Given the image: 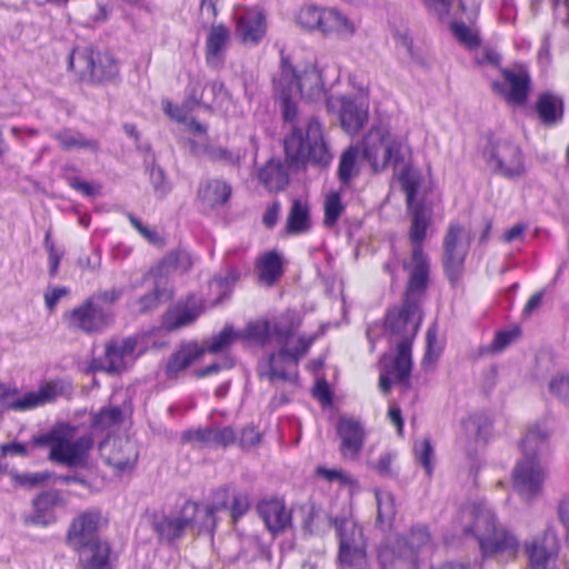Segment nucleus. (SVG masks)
Wrapping results in <instances>:
<instances>
[{
	"instance_id": "nucleus-1",
	"label": "nucleus",
	"mask_w": 569,
	"mask_h": 569,
	"mask_svg": "<svg viewBox=\"0 0 569 569\" xmlns=\"http://www.w3.org/2000/svg\"><path fill=\"white\" fill-rule=\"evenodd\" d=\"M273 90L282 118L289 123H293L298 114L297 103L293 100L298 93L310 101L320 100L326 96L320 71L315 66H310L302 73H298L290 57L283 51H281L280 70L273 77Z\"/></svg>"
},
{
	"instance_id": "nucleus-2",
	"label": "nucleus",
	"mask_w": 569,
	"mask_h": 569,
	"mask_svg": "<svg viewBox=\"0 0 569 569\" xmlns=\"http://www.w3.org/2000/svg\"><path fill=\"white\" fill-rule=\"evenodd\" d=\"M548 432L538 425L530 426L522 440V457L516 462L512 471L515 491L526 501L536 499L542 491L547 478V469L541 456L548 449Z\"/></svg>"
},
{
	"instance_id": "nucleus-3",
	"label": "nucleus",
	"mask_w": 569,
	"mask_h": 569,
	"mask_svg": "<svg viewBox=\"0 0 569 569\" xmlns=\"http://www.w3.org/2000/svg\"><path fill=\"white\" fill-rule=\"evenodd\" d=\"M103 518L99 510H87L72 519L66 543L79 555L82 569H112L111 546L99 537Z\"/></svg>"
},
{
	"instance_id": "nucleus-4",
	"label": "nucleus",
	"mask_w": 569,
	"mask_h": 569,
	"mask_svg": "<svg viewBox=\"0 0 569 569\" xmlns=\"http://www.w3.org/2000/svg\"><path fill=\"white\" fill-rule=\"evenodd\" d=\"M421 321L422 315L418 300L405 299L401 307L390 309L386 315V330L398 340L392 373L400 382H407L411 375V348Z\"/></svg>"
},
{
	"instance_id": "nucleus-5",
	"label": "nucleus",
	"mask_w": 569,
	"mask_h": 569,
	"mask_svg": "<svg viewBox=\"0 0 569 569\" xmlns=\"http://www.w3.org/2000/svg\"><path fill=\"white\" fill-rule=\"evenodd\" d=\"M287 159L296 164L310 162L327 167L332 153L323 137L322 124L317 117H310L303 128L293 126L284 139Z\"/></svg>"
},
{
	"instance_id": "nucleus-6",
	"label": "nucleus",
	"mask_w": 569,
	"mask_h": 569,
	"mask_svg": "<svg viewBox=\"0 0 569 569\" xmlns=\"http://www.w3.org/2000/svg\"><path fill=\"white\" fill-rule=\"evenodd\" d=\"M473 522L463 528L467 536L477 539L483 557H491L499 553L516 556L519 541L505 528L497 526L495 513L490 509L473 508L470 510Z\"/></svg>"
},
{
	"instance_id": "nucleus-7",
	"label": "nucleus",
	"mask_w": 569,
	"mask_h": 569,
	"mask_svg": "<svg viewBox=\"0 0 569 569\" xmlns=\"http://www.w3.org/2000/svg\"><path fill=\"white\" fill-rule=\"evenodd\" d=\"M406 146L380 127L372 128L362 140V157L373 171L379 172L388 166L398 167L406 160Z\"/></svg>"
},
{
	"instance_id": "nucleus-8",
	"label": "nucleus",
	"mask_w": 569,
	"mask_h": 569,
	"mask_svg": "<svg viewBox=\"0 0 569 569\" xmlns=\"http://www.w3.org/2000/svg\"><path fill=\"white\" fill-rule=\"evenodd\" d=\"M315 340L316 335L309 337L299 336L296 347H281L277 352H271L267 358L259 361V377L266 378L270 382L276 380H293L297 373L291 375L289 369H297L300 360L308 353Z\"/></svg>"
},
{
	"instance_id": "nucleus-9",
	"label": "nucleus",
	"mask_w": 569,
	"mask_h": 569,
	"mask_svg": "<svg viewBox=\"0 0 569 569\" xmlns=\"http://www.w3.org/2000/svg\"><path fill=\"white\" fill-rule=\"evenodd\" d=\"M482 154L490 169L497 174L517 179L526 173L522 151L518 144L509 140L490 139Z\"/></svg>"
},
{
	"instance_id": "nucleus-10",
	"label": "nucleus",
	"mask_w": 569,
	"mask_h": 569,
	"mask_svg": "<svg viewBox=\"0 0 569 569\" xmlns=\"http://www.w3.org/2000/svg\"><path fill=\"white\" fill-rule=\"evenodd\" d=\"M69 68L76 70L82 79L89 77L96 83L111 82L119 76L118 62L109 52L89 49L73 50L69 57Z\"/></svg>"
},
{
	"instance_id": "nucleus-11",
	"label": "nucleus",
	"mask_w": 569,
	"mask_h": 569,
	"mask_svg": "<svg viewBox=\"0 0 569 569\" xmlns=\"http://www.w3.org/2000/svg\"><path fill=\"white\" fill-rule=\"evenodd\" d=\"M63 320L71 330L93 335L102 332L111 325L113 312L88 297L81 305L64 312Z\"/></svg>"
},
{
	"instance_id": "nucleus-12",
	"label": "nucleus",
	"mask_w": 569,
	"mask_h": 569,
	"mask_svg": "<svg viewBox=\"0 0 569 569\" xmlns=\"http://www.w3.org/2000/svg\"><path fill=\"white\" fill-rule=\"evenodd\" d=\"M470 242L465 228L459 223H451L443 239L442 264L445 273L452 284L460 279Z\"/></svg>"
},
{
	"instance_id": "nucleus-13",
	"label": "nucleus",
	"mask_w": 569,
	"mask_h": 569,
	"mask_svg": "<svg viewBox=\"0 0 569 569\" xmlns=\"http://www.w3.org/2000/svg\"><path fill=\"white\" fill-rule=\"evenodd\" d=\"M523 549L530 569H558L560 540L553 527H548L541 533L526 540Z\"/></svg>"
},
{
	"instance_id": "nucleus-14",
	"label": "nucleus",
	"mask_w": 569,
	"mask_h": 569,
	"mask_svg": "<svg viewBox=\"0 0 569 569\" xmlns=\"http://www.w3.org/2000/svg\"><path fill=\"white\" fill-rule=\"evenodd\" d=\"M138 346V338L130 336L114 338L106 343L103 357L94 358L90 362L91 371L120 373L128 368V358L132 357Z\"/></svg>"
},
{
	"instance_id": "nucleus-15",
	"label": "nucleus",
	"mask_w": 569,
	"mask_h": 569,
	"mask_svg": "<svg viewBox=\"0 0 569 569\" xmlns=\"http://www.w3.org/2000/svg\"><path fill=\"white\" fill-rule=\"evenodd\" d=\"M333 526L339 538V560L355 566L365 558L362 529L352 519L336 518Z\"/></svg>"
},
{
	"instance_id": "nucleus-16",
	"label": "nucleus",
	"mask_w": 569,
	"mask_h": 569,
	"mask_svg": "<svg viewBox=\"0 0 569 569\" xmlns=\"http://www.w3.org/2000/svg\"><path fill=\"white\" fill-rule=\"evenodd\" d=\"M93 448L91 435H83L76 440L61 437L49 452V459L68 468H86L89 452Z\"/></svg>"
},
{
	"instance_id": "nucleus-17",
	"label": "nucleus",
	"mask_w": 569,
	"mask_h": 569,
	"mask_svg": "<svg viewBox=\"0 0 569 569\" xmlns=\"http://www.w3.org/2000/svg\"><path fill=\"white\" fill-rule=\"evenodd\" d=\"M99 451L104 462L117 472L132 470L139 458L137 443L129 438L108 437L100 442Z\"/></svg>"
},
{
	"instance_id": "nucleus-18",
	"label": "nucleus",
	"mask_w": 569,
	"mask_h": 569,
	"mask_svg": "<svg viewBox=\"0 0 569 569\" xmlns=\"http://www.w3.org/2000/svg\"><path fill=\"white\" fill-rule=\"evenodd\" d=\"M402 188L407 194L408 207L411 208V227L409 231V239L412 244V250L422 249V242L427 236V229L431 223V211L423 204L412 206V200L417 193V182L410 180L406 172L400 176Z\"/></svg>"
},
{
	"instance_id": "nucleus-19",
	"label": "nucleus",
	"mask_w": 569,
	"mask_h": 569,
	"mask_svg": "<svg viewBox=\"0 0 569 569\" xmlns=\"http://www.w3.org/2000/svg\"><path fill=\"white\" fill-rule=\"evenodd\" d=\"M501 74L505 82L493 81L492 90L503 96L508 102L523 104L528 100L531 84L528 70L519 64L513 69H501Z\"/></svg>"
},
{
	"instance_id": "nucleus-20",
	"label": "nucleus",
	"mask_w": 569,
	"mask_h": 569,
	"mask_svg": "<svg viewBox=\"0 0 569 569\" xmlns=\"http://www.w3.org/2000/svg\"><path fill=\"white\" fill-rule=\"evenodd\" d=\"M378 560L383 569H416L418 563L417 555L408 548V541L402 537L382 543Z\"/></svg>"
},
{
	"instance_id": "nucleus-21",
	"label": "nucleus",
	"mask_w": 569,
	"mask_h": 569,
	"mask_svg": "<svg viewBox=\"0 0 569 569\" xmlns=\"http://www.w3.org/2000/svg\"><path fill=\"white\" fill-rule=\"evenodd\" d=\"M202 301L194 295H189L184 300L178 301L163 315L162 327L168 331L192 325L202 313Z\"/></svg>"
},
{
	"instance_id": "nucleus-22",
	"label": "nucleus",
	"mask_w": 569,
	"mask_h": 569,
	"mask_svg": "<svg viewBox=\"0 0 569 569\" xmlns=\"http://www.w3.org/2000/svg\"><path fill=\"white\" fill-rule=\"evenodd\" d=\"M63 392L61 381H48L40 386L38 391H30L8 402L7 409L13 411H28L50 403Z\"/></svg>"
},
{
	"instance_id": "nucleus-23",
	"label": "nucleus",
	"mask_w": 569,
	"mask_h": 569,
	"mask_svg": "<svg viewBox=\"0 0 569 569\" xmlns=\"http://www.w3.org/2000/svg\"><path fill=\"white\" fill-rule=\"evenodd\" d=\"M337 435L341 440L340 451L345 458L355 459L359 456L365 443L362 425L347 417H341L337 423Z\"/></svg>"
},
{
	"instance_id": "nucleus-24",
	"label": "nucleus",
	"mask_w": 569,
	"mask_h": 569,
	"mask_svg": "<svg viewBox=\"0 0 569 569\" xmlns=\"http://www.w3.org/2000/svg\"><path fill=\"white\" fill-rule=\"evenodd\" d=\"M257 511L268 530L276 535L283 532L291 525V512L282 500L272 498L258 503Z\"/></svg>"
},
{
	"instance_id": "nucleus-25",
	"label": "nucleus",
	"mask_w": 569,
	"mask_h": 569,
	"mask_svg": "<svg viewBox=\"0 0 569 569\" xmlns=\"http://www.w3.org/2000/svg\"><path fill=\"white\" fill-rule=\"evenodd\" d=\"M230 41V31L224 24H213L210 28L206 40V62L209 67L222 68Z\"/></svg>"
},
{
	"instance_id": "nucleus-26",
	"label": "nucleus",
	"mask_w": 569,
	"mask_h": 569,
	"mask_svg": "<svg viewBox=\"0 0 569 569\" xmlns=\"http://www.w3.org/2000/svg\"><path fill=\"white\" fill-rule=\"evenodd\" d=\"M187 518H190V528L198 531H213L216 527V512L228 508L227 501L212 505H203L186 501L183 505Z\"/></svg>"
},
{
	"instance_id": "nucleus-27",
	"label": "nucleus",
	"mask_w": 569,
	"mask_h": 569,
	"mask_svg": "<svg viewBox=\"0 0 569 569\" xmlns=\"http://www.w3.org/2000/svg\"><path fill=\"white\" fill-rule=\"evenodd\" d=\"M152 528L161 541L172 543L180 539L186 530L190 528V518H187L184 508L182 507L179 515L156 516Z\"/></svg>"
},
{
	"instance_id": "nucleus-28",
	"label": "nucleus",
	"mask_w": 569,
	"mask_h": 569,
	"mask_svg": "<svg viewBox=\"0 0 569 569\" xmlns=\"http://www.w3.org/2000/svg\"><path fill=\"white\" fill-rule=\"evenodd\" d=\"M151 280L153 289L137 300L138 312L146 315L158 309L162 303L173 298V288L166 279L161 277L143 276V281Z\"/></svg>"
},
{
	"instance_id": "nucleus-29",
	"label": "nucleus",
	"mask_w": 569,
	"mask_h": 569,
	"mask_svg": "<svg viewBox=\"0 0 569 569\" xmlns=\"http://www.w3.org/2000/svg\"><path fill=\"white\" fill-rule=\"evenodd\" d=\"M413 267L410 272L405 299L417 300L416 296H421L428 286L429 280V260L423 250H412Z\"/></svg>"
},
{
	"instance_id": "nucleus-30",
	"label": "nucleus",
	"mask_w": 569,
	"mask_h": 569,
	"mask_svg": "<svg viewBox=\"0 0 569 569\" xmlns=\"http://www.w3.org/2000/svg\"><path fill=\"white\" fill-rule=\"evenodd\" d=\"M340 123L350 134L359 132L368 120V106L355 98H341Z\"/></svg>"
},
{
	"instance_id": "nucleus-31",
	"label": "nucleus",
	"mask_w": 569,
	"mask_h": 569,
	"mask_svg": "<svg viewBox=\"0 0 569 569\" xmlns=\"http://www.w3.org/2000/svg\"><path fill=\"white\" fill-rule=\"evenodd\" d=\"M236 33L243 43L257 44L266 33V18L259 10H248L238 18Z\"/></svg>"
},
{
	"instance_id": "nucleus-32",
	"label": "nucleus",
	"mask_w": 569,
	"mask_h": 569,
	"mask_svg": "<svg viewBox=\"0 0 569 569\" xmlns=\"http://www.w3.org/2000/svg\"><path fill=\"white\" fill-rule=\"evenodd\" d=\"M535 110L543 126L553 127L563 120L565 102L562 97L546 91L538 96Z\"/></svg>"
},
{
	"instance_id": "nucleus-33",
	"label": "nucleus",
	"mask_w": 569,
	"mask_h": 569,
	"mask_svg": "<svg viewBox=\"0 0 569 569\" xmlns=\"http://www.w3.org/2000/svg\"><path fill=\"white\" fill-rule=\"evenodd\" d=\"M193 264L191 256L184 251H172L168 253L159 263L152 267L147 277H161L169 281V277L174 272H187Z\"/></svg>"
},
{
	"instance_id": "nucleus-34",
	"label": "nucleus",
	"mask_w": 569,
	"mask_h": 569,
	"mask_svg": "<svg viewBox=\"0 0 569 569\" xmlns=\"http://www.w3.org/2000/svg\"><path fill=\"white\" fill-rule=\"evenodd\" d=\"M231 196V186L222 179H207L198 188V198L210 208L226 204Z\"/></svg>"
},
{
	"instance_id": "nucleus-35",
	"label": "nucleus",
	"mask_w": 569,
	"mask_h": 569,
	"mask_svg": "<svg viewBox=\"0 0 569 569\" xmlns=\"http://www.w3.org/2000/svg\"><path fill=\"white\" fill-rule=\"evenodd\" d=\"M52 138L64 151L81 149L89 150L93 153L100 151V142L97 139L87 138L83 133L72 128H62L52 133Z\"/></svg>"
},
{
	"instance_id": "nucleus-36",
	"label": "nucleus",
	"mask_w": 569,
	"mask_h": 569,
	"mask_svg": "<svg viewBox=\"0 0 569 569\" xmlns=\"http://www.w3.org/2000/svg\"><path fill=\"white\" fill-rule=\"evenodd\" d=\"M321 32L323 34L336 33L341 38H351L356 33L355 23L342 12L335 8H325L322 12Z\"/></svg>"
},
{
	"instance_id": "nucleus-37",
	"label": "nucleus",
	"mask_w": 569,
	"mask_h": 569,
	"mask_svg": "<svg viewBox=\"0 0 569 569\" xmlns=\"http://www.w3.org/2000/svg\"><path fill=\"white\" fill-rule=\"evenodd\" d=\"M204 353L196 342H189L180 347L168 360L166 375L168 378H176L179 372L186 370L194 360Z\"/></svg>"
},
{
	"instance_id": "nucleus-38",
	"label": "nucleus",
	"mask_w": 569,
	"mask_h": 569,
	"mask_svg": "<svg viewBox=\"0 0 569 569\" xmlns=\"http://www.w3.org/2000/svg\"><path fill=\"white\" fill-rule=\"evenodd\" d=\"M312 222L310 208L307 201L293 199L287 216L286 231L289 234L307 233L311 229Z\"/></svg>"
},
{
	"instance_id": "nucleus-39",
	"label": "nucleus",
	"mask_w": 569,
	"mask_h": 569,
	"mask_svg": "<svg viewBox=\"0 0 569 569\" xmlns=\"http://www.w3.org/2000/svg\"><path fill=\"white\" fill-rule=\"evenodd\" d=\"M377 505L376 526L382 531L391 530L397 515L395 496L385 489H375Z\"/></svg>"
},
{
	"instance_id": "nucleus-40",
	"label": "nucleus",
	"mask_w": 569,
	"mask_h": 569,
	"mask_svg": "<svg viewBox=\"0 0 569 569\" xmlns=\"http://www.w3.org/2000/svg\"><path fill=\"white\" fill-rule=\"evenodd\" d=\"M32 505L34 509L32 522L46 526L50 523V520L46 519L47 512L57 507H63L66 505V500L62 497L61 491L52 489L37 495L32 500Z\"/></svg>"
},
{
	"instance_id": "nucleus-41",
	"label": "nucleus",
	"mask_w": 569,
	"mask_h": 569,
	"mask_svg": "<svg viewBox=\"0 0 569 569\" xmlns=\"http://www.w3.org/2000/svg\"><path fill=\"white\" fill-rule=\"evenodd\" d=\"M258 179L271 192L283 190L289 183L286 166L279 160H269L258 173Z\"/></svg>"
},
{
	"instance_id": "nucleus-42",
	"label": "nucleus",
	"mask_w": 569,
	"mask_h": 569,
	"mask_svg": "<svg viewBox=\"0 0 569 569\" xmlns=\"http://www.w3.org/2000/svg\"><path fill=\"white\" fill-rule=\"evenodd\" d=\"M300 327L296 311L288 310L271 322L272 336L281 347H288L290 339Z\"/></svg>"
},
{
	"instance_id": "nucleus-43",
	"label": "nucleus",
	"mask_w": 569,
	"mask_h": 569,
	"mask_svg": "<svg viewBox=\"0 0 569 569\" xmlns=\"http://www.w3.org/2000/svg\"><path fill=\"white\" fill-rule=\"evenodd\" d=\"M259 278L268 286H272L282 273V261L279 253L270 251L258 262Z\"/></svg>"
},
{
	"instance_id": "nucleus-44",
	"label": "nucleus",
	"mask_w": 569,
	"mask_h": 569,
	"mask_svg": "<svg viewBox=\"0 0 569 569\" xmlns=\"http://www.w3.org/2000/svg\"><path fill=\"white\" fill-rule=\"evenodd\" d=\"M124 420V411L120 407H103L91 418L90 427L93 430L104 431L119 427Z\"/></svg>"
},
{
	"instance_id": "nucleus-45",
	"label": "nucleus",
	"mask_w": 569,
	"mask_h": 569,
	"mask_svg": "<svg viewBox=\"0 0 569 569\" xmlns=\"http://www.w3.org/2000/svg\"><path fill=\"white\" fill-rule=\"evenodd\" d=\"M489 420L483 413H473L470 415L463 421V429L466 431L467 438L478 443L479 441H485L486 436L489 430Z\"/></svg>"
},
{
	"instance_id": "nucleus-46",
	"label": "nucleus",
	"mask_w": 569,
	"mask_h": 569,
	"mask_svg": "<svg viewBox=\"0 0 569 569\" xmlns=\"http://www.w3.org/2000/svg\"><path fill=\"white\" fill-rule=\"evenodd\" d=\"M359 149L356 146H350L343 151L340 158L338 176L342 183L347 184L353 177L358 174L357 158Z\"/></svg>"
},
{
	"instance_id": "nucleus-47",
	"label": "nucleus",
	"mask_w": 569,
	"mask_h": 569,
	"mask_svg": "<svg viewBox=\"0 0 569 569\" xmlns=\"http://www.w3.org/2000/svg\"><path fill=\"white\" fill-rule=\"evenodd\" d=\"M238 338L231 326H226L218 335L212 336L206 343L204 352L218 353L231 346Z\"/></svg>"
},
{
	"instance_id": "nucleus-48",
	"label": "nucleus",
	"mask_w": 569,
	"mask_h": 569,
	"mask_svg": "<svg viewBox=\"0 0 569 569\" xmlns=\"http://www.w3.org/2000/svg\"><path fill=\"white\" fill-rule=\"evenodd\" d=\"M323 11L325 8H320L313 4L302 7L298 12L297 22L305 29L320 31Z\"/></svg>"
},
{
	"instance_id": "nucleus-49",
	"label": "nucleus",
	"mask_w": 569,
	"mask_h": 569,
	"mask_svg": "<svg viewBox=\"0 0 569 569\" xmlns=\"http://www.w3.org/2000/svg\"><path fill=\"white\" fill-rule=\"evenodd\" d=\"M212 428L188 429L182 432L181 441L196 448L213 447Z\"/></svg>"
},
{
	"instance_id": "nucleus-50",
	"label": "nucleus",
	"mask_w": 569,
	"mask_h": 569,
	"mask_svg": "<svg viewBox=\"0 0 569 569\" xmlns=\"http://www.w3.org/2000/svg\"><path fill=\"white\" fill-rule=\"evenodd\" d=\"M451 31L456 39L469 49H473L480 46L479 36L473 32L466 23L462 21H452L451 22Z\"/></svg>"
},
{
	"instance_id": "nucleus-51",
	"label": "nucleus",
	"mask_w": 569,
	"mask_h": 569,
	"mask_svg": "<svg viewBox=\"0 0 569 569\" xmlns=\"http://www.w3.org/2000/svg\"><path fill=\"white\" fill-rule=\"evenodd\" d=\"M53 476V472L41 471V472H24V473H12V480L16 485L23 488H37L40 485L49 481Z\"/></svg>"
},
{
	"instance_id": "nucleus-52",
	"label": "nucleus",
	"mask_w": 569,
	"mask_h": 569,
	"mask_svg": "<svg viewBox=\"0 0 569 569\" xmlns=\"http://www.w3.org/2000/svg\"><path fill=\"white\" fill-rule=\"evenodd\" d=\"M342 211L343 206L341 203V198L339 193L331 192L330 194H328L325 201V224L327 227L335 226Z\"/></svg>"
},
{
	"instance_id": "nucleus-53",
	"label": "nucleus",
	"mask_w": 569,
	"mask_h": 569,
	"mask_svg": "<svg viewBox=\"0 0 569 569\" xmlns=\"http://www.w3.org/2000/svg\"><path fill=\"white\" fill-rule=\"evenodd\" d=\"M149 174L156 196L164 198L171 191V183L168 180L164 170L153 163L150 168Z\"/></svg>"
},
{
	"instance_id": "nucleus-54",
	"label": "nucleus",
	"mask_w": 569,
	"mask_h": 569,
	"mask_svg": "<svg viewBox=\"0 0 569 569\" xmlns=\"http://www.w3.org/2000/svg\"><path fill=\"white\" fill-rule=\"evenodd\" d=\"M413 450L416 460L423 467L428 477H430L432 475L431 458L433 455V448L430 440L425 438L420 442H416Z\"/></svg>"
},
{
	"instance_id": "nucleus-55",
	"label": "nucleus",
	"mask_w": 569,
	"mask_h": 569,
	"mask_svg": "<svg viewBox=\"0 0 569 569\" xmlns=\"http://www.w3.org/2000/svg\"><path fill=\"white\" fill-rule=\"evenodd\" d=\"M247 337L261 345H266L273 338L271 321H258L250 323L247 327Z\"/></svg>"
},
{
	"instance_id": "nucleus-56",
	"label": "nucleus",
	"mask_w": 569,
	"mask_h": 569,
	"mask_svg": "<svg viewBox=\"0 0 569 569\" xmlns=\"http://www.w3.org/2000/svg\"><path fill=\"white\" fill-rule=\"evenodd\" d=\"M549 390L562 402L569 405V371L555 376L550 380Z\"/></svg>"
},
{
	"instance_id": "nucleus-57",
	"label": "nucleus",
	"mask_w": 569,
	"mask_h": 569,
	"mask_svg": "<svg viewBox=\"0 0 569 569\" xmlns=\"http://www.w3.org/2000/svg\"><path fill=\"white\" fill-rule=\"evenodd\" d=\"M199 82H190L188 86L187 98L182 103V107L187 109V112L190 114L192 110H194L199 106H203L209 108V102L203 97V93H199L200 90Z\"/></svg>"
},
{
	"instance_id": "nucleus-58",
	"label": "nucleus",
	"mask_w": 569,
	"mask_h": 569,
	"mask_svg": "<svg viewBox=\"0 0 569 569\" xmlns=\"http://www.w3.org/2000/svg\"><path fill=\"white\" fill-rule=\"evenodd\" d=\"M405 539L408 541V548L418 556L419 550L429 542L430 535L425 526H413Z\"/></svg>"
},
{
	"instance_id": "nucleus-59",
	"label": "nucleus",
	"mask_w": 569,
	"mask_h": 569,
	"mask_svg": "<svg viewBox=\"0 0 569 569\" xmlns=\"http://www.w3.org/2000/svg\"><path fill=\"white\" fill-rule=\"evenodd\" d=\"M250 509V501L247 493H234L231 506L226 509L230 511L233 521H238Z\"/></svg>"
},
{
	"instance_id": "nucleus-60",
	"label": "nucleus",
	"mask_w": 569,
	"mask_h": 569,
	"mask_svg": "<svg viewBox=\"0 0 569 569\" xmlns=\"http://www.w3.org/2000/svg\"><path fill=\"white\" fill-rule=\"evenodd\" d=\"M123 295V289L121 288H111L108 290H98L93 292L89 298L98 305H108L111 306L116 303Z\"/></svg>"
},
{
	"instance_id": "nucleus-61",
	"label": "nucleus",
	"mask_w": 569,
	"mask_h": 569,
	"mask_svg": "<svg viewBox=\"0 0 569 569\" xmlns=\"http://www.w3.org/2000/svg\"><path fill=\"white\" fill-rule=\"evenodd\" d=\"M213 447H228L237 441V435L231 427L212 428Z\"/></svg>"
},
{
	"instance_id": "nucleus-62",
	"label": "nucleus",
	"mask_w": 569,
	"mask_h": 569,
	"mask_svg": "<svg viewBox=\"0 0 569 569\" xmlns=\"http://www.w3.org/2000/svg\"><path fill=\"white\" fill-rule=\"evenodd\" d=\"M78 266L82 269L89 270L90 272H97L101 267L100 248H93L89 254H81L78 258Z\"/></svg>"
},
{
	"instance_id": "nucleus-63",
	"label": "nucleus",
	"mask_w": 569,
	"mask_h": 569,
	"mask_svg": "<svg viewBox=\"0 0 569 569\" xmlns=\"http://www.w3.org/2000/svg\"><path fill=\"white\" fill-rule=\"evenodd\" d=\"M261 440L260 432L253 426H246L238 438V445L242 449L256 447Z\"/></svg>"
},
{
	"instance_id": "nucleus-64",
	"label": "nucleus",
	"mask_w": 569,
	"mask_h": 569,
	"mask_svg": "<svg viewBox=\"0 0 569 569\" xmlns=\"http://www.w3.org/2000/svg\"><path fill=\"white\" fill-rule=\"evenodd\" d=\"M129 221L132 224V227L139 231V233L147 239L150 243L153 244H161L162 239L158 234L156 230H152L148 227H146L140 219H138L134 214L129 213L128 214Z\"/></svg>"
}]
</instances>
